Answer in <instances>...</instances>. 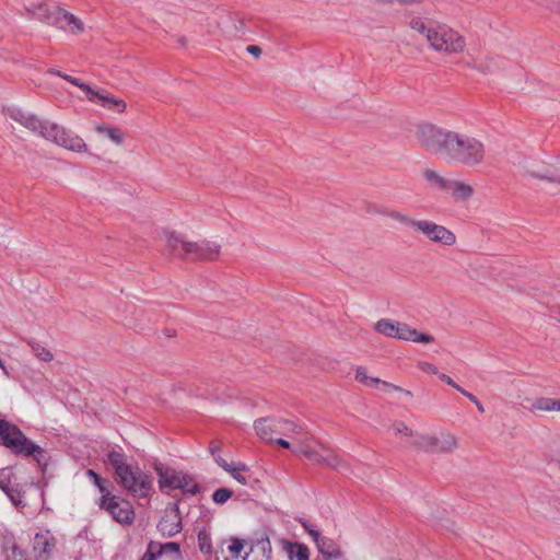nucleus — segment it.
I'll use <instances>...</instances> for the list:
<instances>
[{
  "mask_svg": "<svg viewBox=\"0 0 560 560\" xmlns=\"http://www.w3.org/2000/svg\"><path fill=\"white\" fill-rule=\"evenodd\" d=\"M109 465L114 469V480L135 499H147L153 490L152 478L137 464L127 463L124 453L112 450L107 453Z\"/></svg>",
  "mask_w": 560,
  "mask_h": 560,
  "instance_id": "nucleus-1",
  "label": "nucleus"
},
{
  "mask_svg": "<svg viewBox=\"0 0 560 560\" xmlns=\"http://www.w3.org/2000/svg\"><path fill=\"white\" fill-rule=\"evenodd\" d=\"M167 250L175 257L188 260H217L221 254V245L209 240L189 242L182 238L175 232L165 233Z\"/></svg>",
  "mask_w": 560,
  "mask_h": 560,
  "instance_id": "nucleus-2",
  "label": "nucleus"
},
{
  "mask_svg": "<svg viewBox=\"0 0 560 560\" xmlns=\"http://www.w3.org/2000/svg\"><path fill=\"white\" fill-rule=\"evenodd\" d=\"M445 158L464 166H476L483 163L486 147L475 137L453 131Z\"/></svg>",
  "mask_w": 560,
  "mask_h": 560,
  "instance_id": "nucleus-3",
  "label": "nucleus"
},
{
  "mask_svg": "<svg viewBox=\"0 0 560 560\" xmlns=\"http://www.w3.org/2000/svg\"><path fill=\"white\" fill-rule=\"evenodd\" d=\"M377 213L386 215L404 225L412 228L416 232L424 235L429 241L444 246H453L456 243L454 232L430 220H416L400 211L376 210Z\"/></svg>",
  "mask_w": 560,
  "mask_h": 560,
  "instance_id": "nucleus-4",
  "label": "nucleus"
},
{
  "mask_svg": "<svg viewBox=\"0 0 560 560\" xmlns=\"http://www.w3.org/2000/svg\"><path fill=\"white\" fill-rule=\"evenodd\" d=\"M452 130L441 128L434 124H419L415 130V137L419 147L434 155H446Z\"/></svg>",
  "mask_w": 560,
  "mask_h": 560,
  "instance_id": "nucleus-5",
  "label": "nucleus"
},
{
  "mask_svg": "<svg viewBox=\"0 0 560 560\" xmlns=\"http://www.w3.org/2000/svg\"><path fill=\"white\" fill-rule=\"evenodd\" d=\"M36 14L48 25L69 31L72 34H80L84 30L83 23L75 15L58 5L42 3L38 5Z\"/></svg>",
  "mask_w": 560,
  "mask_h": 560,
  "instance_id": "nucleus-6",
  "label": "nucleus"
},
{
  "mask_svg": "<svg viewBox=\"0 0 560 560\" xmlns=\"http://www.w3.org/2000/svg\"><path fill=\"white\" fill-rule=\"evenodd\" d=\"M158 475V482L160 489L163 491L164 488L173 490L179 489L183 492L190 494H197L200 491L198 482L195 481L194 477L182 471H176L173 468H163L162 466H155Z\"/></svg>",
  "mask_w": 560,
  "mask_h": 560,
  "instance_id": "nucleus-7",
  "label": "nucleus"
},
{
  "mask_svg": "<svg viewBox=\"0 0 560 560\" xmlns=\"http://www.w3.org/2000/svg\"><path fill=\"white\" fill-rule=\"evenodd\" d=\"M48 141L72 152H89L88 144L79 135L56 122L51 125Z\"/></svg>",
  "mask_w": 560,
  "mask_h": 560,
  "instance_id": "nucleus-8",
  "label": "nucleus"
},
{
  "mask_svg": "<svg viewBox=\"0 0 560 560\" xmlns=\"http://www.w3.org/2000/svg\"><path fill=\"white\" fill-rule=\"evenodd\" d=\"M98 503L101 510L106 511L115 522L128 526L135 522L136 513L130 501L118 498H106Z\"/></svg>",
  "mask_w": 560,
  "mask_h": 560,
  "instance_id": "nucleus-9",
  "label": "nucleus"
},
{
  "mask_svg": "<svg viewBox=\"0 0 560 560\" xmlns=\"http://www.w3.org/2000/svg\"><path fill=\"white\" fill-rule=\"evenodd\" d=\"M0 489L8 495L10 501L18 508H24L25 495L24 485L19 481L13 467L0 468Z\"/></svg>",
  "mask_w": 560,
  "mask_h": 560,
  "instance_id": "nucleus-10",
  "label": "nucleus"
},
{
  "mask_svg": "<svg viewBox=\"0 0 560 560\" xmlns=\"http://www.w3.org/2000/svg\"><path fill=\"white\" fill-rule=\"evenodd\" d=\"M0 445L19 455L26 445H31V440L25 436L18 425L0 419Z\"/></svg>",
  "mask_w": 560,
  "mask_h": 560,
  "instance_id": "nucleus-11",
  "label": "nucleus"
},
{
  "mask_svg": "<svg viewBox=\"0 0 560 560\" xmlns=\"http://www.w3.org/2000/svg\"><path fill=\"white\" fill-rule=\"evenodd\" d=\"M457 446V438L447 431H442L434 435H424L419 442L421 450L432 453H451L456 450Z\"/></svg>",
  "mask_w": 560,
  "mask_h": 560,
  "instance_id": "nucleus-12",
  "label": "nucleus"
},
{
  "mask_svg": "<svg viewBox=\"0 0 560 560\" xmlns=\"http://www.w3.org/2000/svg\"><path fill=\"white\" fill-rule=\"evenodd\" d=\"M158 529L164 537H173L183 529L180 510L177 503L170 504L158 523Z\"/></svg>",
  "mask_w": 560,
  "mask_h": 560,
  "instance_id": "nucleus-13",
  "label": "nucleus"
},
{
  "mask_svg": "<svg viewBox=\"0 0 560 560\" xmlns=\"http://www.w3.org/2000/svg\"><path fill=\"white\" fill-rule=\"evenodd\" d=\"M171 555L172 560H183L180 545L175 541L159 542L151 540L148 544L147 551L140 560H160L163 556Z\"/></svg>",
  "mask_w": 560,
  "mask_h": 560,
  "instance_id": "nucleus-14",
  "label": "nucleus"
},
{
  "mask_svg": "<svg viewBox=\"0 0 560 560\" xmlns=\"http://www.w3.org/2000/svg\"><path fill=\"white\" fill-rule=\"evenodd\" d=\"M465 49V38L453 28L446 26L444 35L439 44L438 51L445 54H459Z\"/></svg>",
  "mask_w": 560,
  "mask_h": 560,
  "instance_id": "nucleus-15",
  "label": "nucleus"
},
{
  "mask_svg": "<svg viewBox=\"0 0 560 560\" xmlns=\"http://www.w3.org/2000/svg\"><path fill=\"white\" fill-rule=\"evenodd\" d=\"M56 538L50 530L35 534L33 550L36 558H49L56 547Z\"/></svg>",
  "mask_w": 560,
  "mask_h": 560,
  "instance_id": "nucleus-16",
  "label": "nucleus"
},
{
  "mask_svg": "<svg viewBox=\"0 0 560 560\" xmlns=\"http://www.w3.org/2000/svg\"><path fill=\"white\" fill-rule=\"evenodd\" d=\"M90 102H98V104L109 110H114L118 114H122L127 109V103L122 98H118L108 93H102L93 90L88 96Z\"/></svg>",
  "mask_w": 560,
  "mask_h": 560,
  "instance_id": "nucleus-17",
  "label": "nucleus"
},
{
  "mask_svg": "<svg viewBox=\"0 0 560 560\" xmlns=\"http://www.w3.org/2000/svg\"><path fill=\"white\" fill-rule=\"evenodd\" d=\"M395 329L397 334H395V338L412 341V342H421V343H430L434 341L433 336L424 332H420L415 328H411L409 325L404 323H397L395 325Z\"/></svg>",
  "mask_w": 560,
  "mask_h": 560,
  "instance_id": "nucleus-18",
  "label": "nucleus"
},
{
  "mask_svg": "<svg viewBox=\"0 0 560 560\" xmlns=\"http://www.w3.org/2000/svg\"><path fill=\"white\" fill-rule=\"evenodd\" d=\"M277 418L265 417L257 419L254 422V429L256 434L265 441L273 442V433H279L280 423L277 422Z\"/></svg>",
  "mask_w": 560,
  "mask_h": 560,
  "instance_id": "nucleus-19",
  "label": "nucleus"
},
{
  "mask_svg": "<svg viewBox=\"0 0 560 560\" xmlns=\"http://www.w3.org/2000/svg\"><path fill=\"white\" fill-rule=\"evenodd\" d=\"M355 380L359 381L360 383L366 385V386H374L376 384H383L385 387L387 388H390L393 390H396V392H400V393H404L406 396H409L411 397L412 396V393L410 390H407V389H404L402 387L400 386H397L395 384H392V383H388V382H385V381H381L378 377H371L368 375V371L364 366H359L357 370H355Z\"/></svg>",
  "mask_w": 560,
  "mask_h": 560,
  "instance_id": "nucleus-20",
  "label": "nucleus"
},
{
  "mask_svg": "<svg viewBox=\"0 0 560 560\" xmlns=\"http://www.w3.org/2000/svg\"><path fill=\"white\" fill-rule=\"evenodd\" d=\"M527 173L533 178L548 180L560 185V162L548 164L541 170H527Z\"/></svg>",
  "mask_w": 560,
  "mask_h": 560,
  "instance_id": "nucleus-21",
  "label": "nucleus"
},
{
  "mask_svg": "<svg viewBox=\"0 0 560 560\" xmlns=\"http://www.w3.org/2000/svg\"><path fill=\"white\" fill-rule=\"evenodd\" d=\"M54 122L49 120H44L38 118L35 115H30L27 120L24 121V126L30 131L43 137L44 139L48 140L50 128Z\"/></svg>",
  "mask_w": 560,
  "mask_h": 560,
  "instance_id": "nucleus-22",
  "label": "nucleus"
},
{
  "mask_svg": "<svg viewBox=\"0 0 560 560\" xmlns=\"http://www.w3.org/2000/svg\"><path fill=\"white\" fill-rule=\"evenodd\" d=\"M316 548L327 559H338L341 557V550L338 545L330 538L319 536L317 540H314Z\"/></svg>",
  "mask_w": 560,
  "mask_h": 560,
  "instance_id": "nucleus-23",
  "label": "nucleus"
},
{
  "mask_svg": "<svg viewBox=\"0 0 560 560\" xmlns=\"http://www.w3.org/2000/svg\"><path fill=\"white\" fill-rule=\"evenodd\" d=\"M19 455L25 457L33 456L42 471H45L49 464V456L47 452L32 441L31 445H26Z\"/></svg>",
  "mask_w": 560,
  "mask_h": 560,
  "instance_id": "nucleus-24",
  "label": "nucleus"
},
{
  "mask_svg": "<svg viewBox=\"0 0 560 560\" xmlns=\"http://www.w3.org/2000/svg\"><path fill=\"white\" fill-rule=\"evenodd\" d=\"M2 552L5 560H28L26 552L18 545L13 537H4Z\"/></svg>",
  "mask_w": 560,
  "mask_h": 560,
  "instance_id": "nucleus-25",
  "label": "nucleus"
},
{
  "mask_svg": "<svg viewBox=\"0 0 560 560\" xmlns=\"http://www.w3.org/2000/svg\"><path fill=\"white\" fill-rule=\"evenodd\" d=\"M313 439H314L313 436H310L305 440H300V441L293 443L292 452L295 455L304 456L308 460L316 464L317 460H319L320 453L310 445L308 442Z\"/></svg>",
  "mask_w": 560,
  "mask_h": 560,
  "instance_id": "nucleus-26",
  "label": "nucleus"
},
{
  "mask_svg": "<svg viewBox=\"0 0 560 560\" xmlns=\"http://www.w3.org/2000/svg\"><path fill=\"white\" fill-rule=\"evenodd\" d=\"M316 464L324 465L339 471L349 470V466L345 459L334 452H328L326 455L319 454V460H317Z\"/></svg>",
  "mask_w": 560,
  "mask_h": 560,
  "instance_id": "nucleus-27",
  "label": "nucleus"
},
{
  "mask_svg": "<svg viewBox=\"0 0 560 560\" xmlns=\"http://www.w3.org/2000/svg\"><path fill=\"white\" fill-rule=\"evenodd\" d=\"M284 549L288 552L290 559L295 558L296 560H308L310 549L306 545L300 542H284Z\"/></svg>",
  "mask_w": 560,
  "mask_h": 560,
  "instance_id": "nucleus-28",
  "label": "nucleus"
},
{
  "mask_svg": "<svg viewBox=\"0 0 560 560\" xmlns=\"http://www.w3.org/2000/svg\"><path fill=\"white\" fill-rule=\"evenodd\" d=\"M95 130L98 133H105L117 145L124 143V133L119 128L106 124H98L95 126Z\"/></svg>",
  "mask_w": 560,
  "mask_h": 560,
  "instance_id": "nucleus-29",
  "label": "nucleus"
},
{
  "mask_svg": "<svg viewBox=\"0 0 560 560\" xmlns=\"http://www.w3.org/2000/svg\"><path fill=\"white\" fill-rule=\"evenodd\" d=\"M530 410H539V411H560V399H552L547 397L537 398L532 405Z\"/></svg>",
  "mask_w": 560,
  "mask_h": 560,
  "instance_id": "nucleus-30",
  "label": "nucleus"
},
{
  "mask_svg": "<svg viewBox=\"0 0 560 560\" xmlns=\"http://www.w3.org/2000/svg\"><path fill=\"white\" fill-rule=\"evenodd\" d=\"M423 177L441 190H450L452 180L444 178L433 170H425Z\"/></svg>",
  "mask_w": 560,
  "mask_h": 560,
  "instance_id": "nucleus-31",
  "label": "nucleus"
},
{
  "mask_svg": "<svg viewBox=\"0 0 560 560\" xmlns=\"http://www.w3.org/2000/svg\"><path fill=\"white\" fill-rule=\"evenodd\" d=\"M450 190H452L453 196L456 199H460V200H468L474 194L472 187L469 184H466L464 182L452 180Z\"/></svg>",
  "mask_w": 560,
  "mask_h": 560,
  "instance_id": "nucleus-32",
  "label": "nucleus"
},
{
  "mask_svg": "<svg viewBox=\"0 0 560 560\" xmlns=\"http://www.w3.org/2000/svg\"><path fill=\"white\" fill-rule=\"evenodd\" d=\"M445 28H446V25H436V26H432L431 31H427L428 32L427 40H428L430 47L435 51H438L439 44L441 43V40L443 38Z\"/></svg>",
  "mask_w": 560,
  "mask_h": 560,
  "instance_id": "nucleus-33",
  "label": "nucleus"
},
{
  "mask_svg": "<svg viewBox=\"0 0 560 560\" xmlns=\"http://www.w3.org/2000/svg\"><path fill=\"white\" fill-rule=\"evenodd\" d=\"M249 471V468L248 466H246L245 464L243 463H237V464H234L230 469H229V474L241 485H247L248 483V479L247 477L244 475L245 472H248Z\"/></svg>",
  "mask_w": 560,
  "mask_h": 560,
  "instance_id": "nucleus-34",
  "label": "nucleus"
},
{
  "mask_svg": "<svg viewBox=\"0 0 560 560\" xmlns=\"http://www.w3.org/2000/svg\"><path fill=\"white\" fill-rule=\"evenodd\" d=\"M395 325H397V322L390 319H380L375 324V330L386 337L395 338V334H397Z\"/></svg>",
  "mask_w": 560,
  "mask_h": 560,
  "instance_id": "nucleus-35",
  "label": "nucleus"
},
{
  "mask_svg": "<svg viewBox=\"0 0 560 560\" xmlns=\"http://www.w3.org/2000/svg\"><path fill=\"white\" fill-rule=\"evenodd\" d=\"M277 422L280 423L279 433L288 435L289 433L301 434L304 432L303 428L294 423L293 421L287 419H279L277 420Z\"/></svg>",
  "mask_w": 560,
  "mask_h": 560,
  "instance_id": "nucleus-36",
  "label": "nucleus"
},
{
  "mask_svg": "<svg viewBox=\"0 0 560 560\" xmlns=\"http://www.w3.org/2000/svg\"><path fill=\"white\" fill-rule=\"evenodd\" d=\"M198 546L201 552L211 555L212 544L209 534L205 530L198 533Z\"/></svg>",
  "mask_w": 560,
  "mask_h": 560,
  "instance_id": "nucleus-37",
  "label": "nucleus"
},
{
  "mask_svg": "<svg viewBox=\"0 0 560 560\" xmlns=\"http://www.w3.org/2000/svg\"><path fill=\"white\" fill-rule=\"evenodd\" d=\"M33 353L42 361L49 362L52 360L54 355L50 350L43 347L42 345L34 342L31 345Z\"/></svg>",
  "mask_w": 560,
  "mask_h": 560,
  "instance_id": "nucleus-38",
  "label": "nucleus"
},
{
  "mask_svg": "<svg viewBox=\"0 0 560 560\" xmlns=\"http://www.w3.org/2000/svg\"><path fill=\"white\" fill-rule=\"evenodd\" d=\"M233 492L228 488H219L212 494V500L217 504H224L231 497Z\"/></svg>",
  "mask_w": 560,
  "mask_h": 560,
  "instance_id": "nucleus-39",
  "label": "nucleus"
},
{
  "mask_svg": "<svg viewBox=\"0 0 560 560\" xmlns=\"http://www.w3.org/2000/svg\"><path fill=\"white\" fill-rule=\"evenodd\" d=\"M410 27L418 32L419 34L423 35L425 38L428 37V32L431 31L432 26H427L425 23L420 19H413L410 22Z\"/></svg>",
  "mask_w": 560,
  "mask_h": 560,
  "instance_id": "nucleus-40",
  "label": "nucleus"
},
{
  "mask_svg": "<svg viewBox=\"0 0 560 560\" xmlns=\"http://www.w3.org/2000/svg\"><path fill=\"white\" fill-rule=\"evenodd\" d=\"M61 78L65 79L66 81L70 82L71 84L78 86L79 89H81L83 92H85L88 94V96L93 92V89L89 84L81 82L79 79H77L72 75L65 74V75H61Z\"/></svg>",
  "mask_w": 560,
  "mask_h": 560,
  "instance_id": "nucleus-41",
  "label": "nucleus"
},
{
  "mask_svg": "<svg viewBox=\"0 0 560 560\" xmlns=\"http://www.w3.org/2000/svg\"><path fill=\"white\" fill-rule=\"evenodd\" d=\"M8 115L11 119H13L14 121L24 126V121L27 120V118L31 114L24 113L23 110L18 109V108H11V109H8Z\"/></svg>",
  "mask_w": 560,
  "mask_h": 560,
  "instance_id": "nucleus-42",
  "label": "nucleus"
},
{
  "mask_svg": "<svg viewBox=\"0 0 560 560\" xmlns=\"http://www.w3.org/2000/svg\"><path fill=\"white\" fill-rule=\"evenodd\" d=\"M299 523L302 525V527L304 528V530L313 538V541L314 540H317L318 537L322 535L319 533V530H317L315 528L314 525H312L308 521H306L305 518H299Z\"/></svg>",
  "mask_w": 560,
  "mask_h": 560,
  "instance_id": "nucleus-43",
  "label": "nucleus"
},
{
  "mask_svg": "<svg viewBox=\"0 0 560 560\" xmlns=\"http://www.w3.org/2000/svg\"><path fill=\"white\" fill-rule=\"evenodd\" d=\"M244 548V540L237 537L231 538V545L229 546V551L234 556L238 557L241 551Z\"/></svg>",
  "mask_w": 560,
  "mask_h": 560,
  "instance_id": "nucleus-44",
  "label": "nucleus"
},
{
  "mask_svg": "<svg viewBox=\"0 0 560 560\" xmlns=\"http://www.w3.org/2000/svg\"><path fill=\"white\" fill-rule=\"evenodd\" d=\"M86 475L92 479L95 487H100L102 483H108L109 481L103 479L96 471L93 469H88Z\"/></svg>",
  "mask_w": 560,
  "mask_h": 560,
  "instance_id": "nucleus-45",
  "label": "nucleus"
},
{
  "mask_svg": "<svg viewBox=\"0 0 560 560\" xmlns=\"http://www.w3.org/2000/svg\"><path fill=\"white\" fill-rule=\"evenodd\" d=\"M98 491L102 493L98 503H102L103 500H107L106 498H118L119 495H115L112 493V491L105 486V483H102L98 488Z\"/></svg>",
  "mask_w": 560,
  "mask_h": 560,
  "instance_id": "nucleus-46",
  "label": "nucleus"
},
{
  "mask_svg": "<svg viewBox=\"0 0 560 560\" xmlns=\"http://www.w3.org/2000/svg\"><path fill=\"white\" fill-rule=\"evenodd\" d=\"M419 366L422 371L430 374H438V368L429 362H420Z\"/></svg>",
  "mask_w": 560,
  "mask_h": 560,
  "instance_id": "nucleus-47",
  "label": "nucleus"
},
{
  "mask_svg": "<svg viewBox=\"0 0 560 560\" xmlns=\"http://www.w3.org/2000/svg\"><path fill=\"white\" fill-rule=\"evenodd\" d=\"M464 396L467 397L480 412H485L483 405L478 400V398L471 393H464Z\"/></svg>",
  "mask_w": 560,
  "mask_h": 560,
  "instance_id": "nucleus-48",
  "label": "nucleus"
},
{
  "mask_svg": "<svg viewBox=\"0 0 560 560\" xmlns=\"http://www.w3.org/2000/svg\"><path fill=\"white\" fill-rule=\"evenodd\" d=\"M394 430L396 433H404L406 435H411V431L404 422H397L394 424Z\"/></svg>",
  "mask_w": 560,
  "mask_h": 560,
  "instance_id": "nucleus-49",
  "label": "nucleus"
},
{
  "mask_svg": "<svg viewBox=\"0 0 560 560\" xmlns=\"http://www.w3.org/2000/svg\"><path fill=\"white\" fill-rule=\"evenodd\" d=\"M214 462L222 468L224 469L226 472L229 471V469L234 465V464H229L224 458H222L221 456H217L214 457Z\"/></svg>",
  "mask_w": 560,
  "mask_h": 560,
  "instance_id": "nucleus-50",
  "label": "nucleus"
},
{
  "mask_svg": "<svg viewBox=\"0 0 560 560\" xmlns=\"http://www.w3.org/2000/svg\"><path fill=\"white\" fill-rule=\"evenodd\" d=\"M246 50L248 54L253 55L256 58H258L262 52L261 48L257 45H249L247 46Z\"/></svg>",
  "mask_w": 560,
  "mask_h": 560,
  "instance_id": "nucleus-51",
  "label": "nucleus"
},
{
  "mask_svg": "<svg viewBox=\"0 0 560 560\" xmlns=\"http://www.w3.org/2000/svg\"><path fill=\"white\" fill-rule=\"evenodd\" d=\"M273 442L283 448H290L292 451L293 445H291V443L288 440L280 438V439L273 440Z\"/></svg>",
  "mask_w": 560,
  "mask_h": 560,
  "instance_id": "nucleus-52",
  "label": "nucleus"
},
{
  "mask_svg": "<svg viewBox=\"0 0 560 560\" xmlns=\"http://www.w3.org/2000/svg\"><path fill=\"white\" fill-rule=\"evenodd\" d=\"M440 380L445 382L447 385L450 386H455V382L453 381L452 377H450L448 375L444 374V373H441L439 375Z\"/></svg>",
  "mask_w": 560,
  "mask_h": 560,
  "instance_id": "nucleus-53",
  "label": "nucleus"
},
{
  "mask_svg": "<svg viewBox=\"0 0 560 560\" xmlns=\"http://www.w3.org/2000/svg\"><path fill=\"white\" fill-rule=\"evenodd\" d=\"M209 451L211 454H215L220 451V445H218L215 442H211L209 445Z\"/></svg>",
  "mask_w": 560,
  "mask_h": 560,
  "instance_id": "nucleus-54",
  "label": "nucleus"
},
{
  "mask_svg": "<svg viewBox=\"0 0 560 560\" xmlns=\"http://www.w3.org/2000/svg\"><path fill=\"white\" fill-rule=\"evenodd\" d=\"M549 9L560 14V0L558 2H551Z\"/></svg>",
  "mask_w": 560,
  "mask_h": 560,
  "instance_id": "nucleus-55",
  "label": "nucleus"
},
{
  "mask_svg": "<svg viewBox=\"0 0 560 560\" xmlns=\"http://www.w3.org/2000/svg\"><path fill=\"white\" fill-rule=\"evenodd\" d=\"M400 4H411V3H419L422 0H397Z\"/></svg>",
  "mask_w": 560,
  "mask_h": 560,
  "instance_id": "nucleus-56",
  "label": "nucleus"
},
{
  "mask_svg": "<svg viewBox=\"0 0 560 560\" xmlns=\"http://www.w3.org/2000/svg\"><path fill=\"white\" fill-rule=\"evenodd\" d=\"M454 389L458 390L460 394L464 395V393H468L463 387H460L458 384L455 383V386H452Z\"/></svg>",
  "mask_w": 560,
  "mask_h": 560,
  "instance_id": "nucleus-57",
  "label": "nucleus"
},
{
  "mask_svg": "<svg viewBox=\"0 0 560 560\" xmlns=\"http://www.w3.org/2000/svg\"><path fill=\"white\" fill-rule=\"evenodd\" d=\"M48 72H49V73H51V74L58 75V77H60V78H61V75H65V74H63V73H61L59 70H54V69H50Z\"/></svg>",
  "mask_w": 560,
  "mask_h": 560,
  "instance_id": "nucleus-58",
  "label": "nucleus"
},
{
  "mask_svg": "<svg viewBox=\"0 0 560 560\" xmlns=\"http://www.w3.org/2000/svg\"><path fill=\"white\" fill-rule=\"evenodd\" d=\"M48 72H49V73H51V74L58 75V77H60V78H61V75H65V74H63V73H61L59 70H54V69H50Z\"/></svg>",
  "mask_w": 560,
  "mask_h": 560,
  "instance_id": "nucleus-59",
  "label": "nucleus"
},
{
  "mask_svg": "<svg viewBox=\"0 0 560 560\" xmlns=\"http://www.w3.org/2000/svg\"><path fill=\"white\" fill-rule=\"evenodd\" d=\"M0 368L7 373L4 361L0 358Z\"/></svg>",
  "mask_w": 560,
  "mask_h": 560,
  "instance_id": "nucleus-60",
  "label": "nucleus"
}]
</instances>
